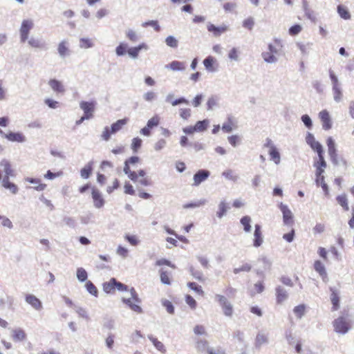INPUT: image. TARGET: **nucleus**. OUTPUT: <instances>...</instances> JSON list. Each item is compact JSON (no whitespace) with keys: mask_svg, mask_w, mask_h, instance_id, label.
Listing matches in <instances>:
<instances>
[{"mask_svg":"<svg viewBox=\"0 0 354 354\" xmlns=\"http://www.w3.org/2000/svg\"><path fill=\"white\" fill-rule=\"evenodd\" d=\"M328 73L332 84L333 100L335 102L339 103L342 101L343 97L342 84L333 70L329 69Z\"/></svg>","mask_w":354,"mask_h":354,"instance_id":"obj_1","label":"nucleus"},{"mask_svg":"<svg viewBox=\"0 0 354 354\" xmlns=\"http://www.w3.org/2000/svg\"><path fill=\"white\" fill-rule=\"evenodd\" d=\"M0 166L3 167V171H0V181L1 180V185L3 187L5 185L10 182V177H14L15 174L10 162L8 160H1L0 162Z\"/></svg>","mask_w":354,"mask_h":354,"instance_id":"obj_2","label":"nucleus"},{"mask_svg":"<svg viewBox=\"0 0 354 354\" xmlns=\"http://www.w3.org/2000/svg\"><path fill=\"white\" fill-rule=\"evenodd\" d=\"M215 300L218 301L222 308L223 314L227 317H232L233 314V306L224 295L216 294Z\"/></svg>","mask_w":354,"mask_h":354,"instance_id":"obj_3","label":"nucleus"},{"mask_svg":"<svg viewBox=\"0 0 354 354\" xmlns=\"http://www.w3.org/2000/svg\"><path fill=\"white\" fill-rule=\"evenodd\" d=\"M334 330L339 334L344 335L350 329L349 322L344 317H339L333 322Z\"/></svg>","mask_w":354,"mask_h":354,"instance_id":"obj_4","label":"nucleus"},{"mask_svg":"<svg viewBox=\"0 0 354 354\" xmlns=\"http://www.w3.org/2000/svg\"><path fill=\"white\" fill-rule=\"evenodd\" d=\"M34 24L31 19H24L22 21L19 28L20 41L26 42L28 39L30 31L32 29Z\"/></svg>","mask_w":354,"mask_h":354,"instance_id":"obj_5","label":"nucleus"},{"mask_svg":"<svg viewBox=\"0 0 354 354\" xmlns=\"http://www.w3.org/2000/svg\"><path fill=\"white\" fill-rule=\"evenodd\" d=\"M326 144L328 146V153L332 163L335 166L339 165L338 155L337 153L335 140L332 137H328L326 140Z\"/></svg>","mask_w":354,"mask_h":354,"instance_id":"obj_6","label":"nucleus"},{"mask_svg":"<svg viewBox=\"0 0 354 354\" xmlns=\"http://www.w3.org/2000/svg\"><path fill=\"white\" fill-rule=\"evenodd\" d=\"M324 155V154L317 156V158H315L314 160L313 167L316 169V177H319V176L323 175L327 166Z\"/></svg>","mask_w":354,"mask_h":354,"instance_id":"obj_7","label":"nucleus"},{"mask_svg":"<svg viewBox=\"0 0 354 354\" xmlns=\"http://www.w3.org/2000/svg\"><path fill=\"white\" fill-rule=\"evenodd\" d=\"M91 196L95 207L100 209L104 205L105 200L104 199L102 193L96 187H92Z\"/></svg>","mask_w":354,"mask_h":354,"instance_id":"obj_8","label":"nucleus"},{"mask_svg":"<svg viewBox=\"0 0 354 354\" xmlns=\"http://www.w3.org/2000/svg\"><path fill=\"white\" fill-rule=\"evenodd\" d=\"M57 53L60 58L65 59L71 54L69 48V42L67 39H63L57 45Z\"/></svg>","mask_w":354,"mask_h":354,"instance_id":"obj_9","label":"nucleus"},{"mask_svg":"<svg viewBox=\"0 0 354 354\" xmlns=\"http://www.w3.org/2000/svg\"><path fill=\"white\" fill-rule=\"evenodd\" d=\"M280 210L283 214V221L286 225H292L293 223V215L291 210L286 205L281 203L279 205Z\"/></svg>","mask_w":354,"mask_h":354,"instance_id":"obj_10","label":"nucleus"},{"mask_svg":"<svg viewBox=\"0 0 354 354\" xmlns=\"http://www.w3.org/2000/svg\"><path fill=\"white\" fill-rule=\"evenodd\" d=\"M95 105L96 102L95 101H82L80 103V107L84 111V115H87L89 119L93 116V113L95 111Z\"/></svg>","mask_w":354,"mask_h":354,"instance_id":"obj_11","label":"nucleus"},{"mask_svg":"<svg viewBox=\"0 0 354 354\" xmlns=\"http://www.w3.org/2000/svg\"><path fill=\"white\" fill-rule=\"evenodd\" d=\"M210 175V172L206 169L198 170L193 177V186H198L201 183L206 180Z\"/></svg>","mask_w":354,"mask_h":354,"instance_id":"obj_12","label":"nucleus"},{"mask_svg":"<svg viewBox=\"0 0 354 354\" xmlns=\"http://www.w3.org/2000/svg\"><path fill=\"white\" fill-rule=\"evenodd\" d=\"M149 49V46L145 43H141L137 46L130 47L128 48L127 53L133 59H136L138 57L139 53L142 50H147Z\"/></svg>","mask_w":354,"mask_h":354,"instance_id":"obj_13","label":"nucleus"},{"mask_svg":"<svg viewBox=\"0 0 354 354\" xmlns=\"http://www.w3.org/2000/svg\"><path fill=\"white\" fill-rule=\"evenodd\" d=\"M319 117L322 122V128L324 130H329L332 128V120L328 111L322 110L320 111Z\"/></svg>","mask_w":354,"mask_h":354,"instance_id":"obj_14","label":"nucleus"},{"mask_svg":"<svg viewBox=\"0 0 354 354\" xmlns=\"http://www.w3.org/2000/svg\"><path fill=\"white\" fill-rule=\"evenodd\" d=\"M4 137L10 142L23 143L26 141V137L21 132H9L3 134Z\"/></svg>","mask_w":354,"mask_h":354,"instance_id":"obj_15","label":"nucleus"},{"mask_svg":"<svg viewBox=\"0 0 354 354\" xmlns=\"http://www.w3.org/2000/svg\"><path fill=\"white\" fill-rule=\"evenodd\" d=\"M277 303L281 304L288 299V291L282 286H277L275 288Z\"/></svg>","mask_w":354,"mask_h":354,"instance_id":"obj_16","label":"nucleus"},{"mask_svg":"<svg viewBox=\"0 0 354 354\" xmlns=\"http://www.w3.org/2000/svg\"><path fill=\"white\" fill-rule=\"evenodd\" d=\"M25 300L36 310H40L42 309L43 306L41 301L35 295L31 294L26 295Z\"/></svg>","mask_w":354,"mask_h":354,"instance_id":"obj_17","label":"nucleus"},{"mask_svg":"<svg viewBox=\"0 0 354 354\" xmlns=\"http://www.w3.org/2000/svg\"><path fill=\"white\" fill-rule=\"evenodd\" d=\"M263 241V239L262 232L261 230V225L259 224H256L254 226L253 245L255 248H258L261 245Z\"/></svg>","mask_w":354,"mask_h":354,"instance_id":"obj_18","label":"nucleus"},{"mask_svg":"<svg viewBox=\"0 0 354 354\" xmlns=\"http://www.w3.org/2000/svg\"><path fill=\"white\" fill-rule=\"evenodd\" d=\"M207 30L212 32L214 37H219L221 34L224 33L227 30V26L222 25L221 26H215L212 24H207Z\"/></svg>","mask_w":354,"mask_h":354,"instance_id":"obj_19","label":"nucleus"},{"mask_svg":"<svg viewBox=\"0 0 354 354\" xmlns=\"http://www.w3.org/2000/svg\"><path fill=\"white\" fill-rule=\"evenodd\" d=\"M330 291L331 292L330 301L333 305L332 310L335 311L339 308L340 298L337 290L335 288L330 287Z\"/></svg>","mask_w":354,"mask_h":354,"instance_id":"obj_20","label":"nucleus"},{"mask_svg":"<svg viewBox=\"0 0 354 354\" xmlns=\"http://www.w3.org/2000/svg\"><path fill=\"white\" fill-rule=\"evenodd\" d=\"M296 46L301 51L302 56L306 57L309 55L313 44L312 42L304 43L301 41H297L296 42Z\"/></svg>","mask_w":354,"mask_h":354,"instance_id":"obj_21","label":"nucleus"},{"mask_svg":"<svg viewBox=\"0 0 354 354\" xmlns=\"http://www.w3.org/2000/svg\"><path fill=\"white\" fill-rule=\"evenodd\" d=\"M165 68L173 71H183L185 70V63L180 61H172L169 64L165 66Z\"/></svg>","mask_w":354,"mask_h":354,"instance_id":"obj_22","label":"nucleus"},{"mask_svg":"<svg viewBox=\"0 0 354 354\" xmlns=\"http://www.w3.org/2000/svg\"><path fill=\"white\" fill-rule=\"evenodd\" d=\"M12 337L15 342H22L26 339V334L25 331L20 328L12 329Z\"/></svg>","mask_w":354,"mask_h":354,"instance_id":"obj_23","label":"nucleus"},{"mask_svg":"<svg viewBox=\"0 0 354 354\" xmlns=\"http://www.w3.org/2000/svg\"><path fill=\"white\" fill-rule=\"evenodd\" d=\"M27 41H28V45L32 48H39V49L46 48V43L39 39L32 37Z\"/></svg>","mask_w":354,"mask_h":354,"instance_id":"obj_24","label":"nucleus"},{"mask_svg":"<svg viewBox=\"0 0 354 354\" xmlns=\"http://www.w3.org/2000/svg\"><path fill=\"white\" fill-rule=\"evenodd\" d=\"M219 100L220 97L216 95H212L209 97L206 103L207 110L212 111L214 108L218 106Z\"/></svg>","mask_w":354,"mask_h":354,"instance_id":"obj_25","label":"nucleus"},{"mask_svg":"<svg viewBox=\"0 0 354 354\" xmlns=\"http://www.w3.org/2000/svg\"><path fill=\"white\" fill-rule=\"evenodd\" d=\"M26 181L36 185V186L33 187V188L37 191H43L46 189V185L41 183V180L39 178H26Z\"/></svg>","mask_w":354,"mask_h":354,"instance_id":"obj_26","label":"nucleus"},{"mask_svg":"<svg viewBox=\"0 0 354 354\" xmlns=\"http://www.w3.org/2000/svg\"><path fill=\"white\" fill-rule=\"evenodd\" d=\"M196 348L198 352H208L211 348L208 346V342L205 339H197L196 342Z\"/></svg>","mask_w":354,"mask_h":354,"instance_id":"obj_27","label":"nucleus"},{"mask_svg":"<svg viewBox=\"0 0 354 354\" xmlns=\"http://www.w3.org/2000/svg\"><path fill=\"white\" fill-rule=\"evenodd\" d=\"M48 84L50 86V88L55 92L63 93L64 91V86L62 85L61 82L57 80H50L48 82Z\"/></svg>","mask_w":354,"mask_h":354,"instance_id":"obj_28","label":"nucleus"},{"mask_svg":"<svg viewBox=\"0 0 354 354\" xmlns=\"http://www.w3.org/2000/svg\"><path fill=\"white\" fill-rule=\"evenodd\" d=\"M132 300L133 299L131 298H128V299L122 298L123 303L127 304L130 308L131 310H132L133 311H134L137 313H142V308L138 304H133L132 302Z\"/></svg>","mask_w":354,"mask_h":354,"instance_id":"obj_29","label":"nucleus"},{"mask_svg":"<svg viewBox=\"0 0 354 354\" xmlns=\"http://www.w3.org/2000/svg\"><path fill=\"white\" fill-rule=\"evenodd\" d=\"M314 268L315 271H317L323 278L324 280L325 278H326L327 274L326 272L325 266L320 261H315L314 263Z\"/></svg>","mask_w":354,"mask_h":354,"instance_id":"obj_30","label":"nucleus"},{"mask_svg":"<svg viewBox=\"0 0 354 354\" xmlns=\"http://www.w3.org/2000/svg\"><path fill=\"white\" fill-rule=\"evenodd\" d=\"M268 342V336L263 333H259L257 335L255 339V346L257 348L261 347L263 344H267Z\"/></svg>","mask_w":354,"mask_h":354,"instance_id":"obj_31","label":"nucleus"},{"mask_svg":"<svg viewBox=\"0 0 354 354\" xmlns=\"http://www.w3.org/2000/svg\"><path fill=\"white\" fill-rule=\"evenodd\" d=\"M324 176L323 175L319 176V177H316L315 178V183L317 186H321L323 191L324 192V194L326 196H328L329 194V190H328V186L325 183Z\"/></svg>","mask_w":354,"mask_h":354,"instance_id":"obj_32","label":"nucleus"},{"mask_svg":"<svg viewBox=\"0 0 354 354\" xmlns=\"http://www.w3.org/2000/svg\"><path fill=\"white\" fill-rule=\"evenodd\" d=\"M337 11L340 17L345 20L350 19L351 17V15L348 9L342 5L337 6Z\"/></svg>","mask_w":354,"mask_h":354,"instance_id":"obj_33","label":"nucleus"},{"mask_svg":"<svg viewBox=\"0 0 354 354\" xmlns=\"http://www.w3.org/2000/svg\"><path fill=\"white\" fill-rule=\"evenodd\" d=\"M93 162H89L84 167H83L80 171L81 177L84 179H87L89 178L93 170Z\"/></svg>","mask_w":354,"mask_h":354,"instance_id":"obj_34","label":"nucleus"},{"mask_svg":"<svg viewBox=\"0 0 354 354\" xmlns=\"http://www.w3.org/2000/svg\"><path fill=\"white\" fill-rule=\"evenodd\" d=\"M148 338L152 342V344H153V346L158 351H159L163 353H165L166 352L165 347L161 342L158 341L156 338L153 337V335H148Z\"/></svg>","mask_w":354,"mask_h":354,"instance_id":"obj_35","label":"nucleus"},{"mask_svg":"<svg viewBox=\"0 0 354 354\" xmlns=\"http://www.w3.org/2000/svg\"><path fill=\"white\" fill-rule=\"evenodd\" d=\"M127 122V119H121L117 120L115 122L113 123L111 126V133H115L120 131L122 127L126 124Z\"/></svg>","mask_w":354,"mask_h":354,"instance_id":"obj_36","label":"nucleus"},{"mask_svg":"<svg viewBox=\"0 0 354 354\" xmlns=\"http://www.w3.org/2000/svg\"><path fill=\"white\" fill-rule=\"evenodd\" d=\"M222 176H223L225 179L236 182L239 178V176L234 173V171L230 169L225 170L222 173Z\"/></svg>","mask_w":354,"mask_h":354,"instance_id":"obj_37","label":"nucleus"},{"mask_svg":"<svg viewBox=\"0 0 354 354\" xmlns=\"http://www.w3.org/2000/svg\"><path fill=\"white\" fill-rule=\"evenodd\" d=\"M209 124V120L208 119H205L203 120L198 121L194 126L196 132H203L207 129Z\"/></svg>","mask_w":354,"mask_h":354,"instance_id":"obj_38","label":"nucleus"},{"mask_svg":"<svg viewBox=\"0 0 354 354\" xmlns=\"http://www.w3.org/2000/svg\"><path fill=\"white\" fill-rule=\"evenodd\" d=\"M129 45L125 42H120L115 48V54L118 57L124 56L128 50Z\"/></svg>","mask_w":354,"mask_h":354,"instance_id":"obj_39","label":"nucleus"},{"mask_svg":"<svg viewBox=\"0 0 354 354\" xmlns=\"http://www.w3.org/2000/svg\"><path fill=\"white\" fill-rule=\"evenodd\" d=\"M214 62L215 59L212 56H208L203 60L204 66L209 72L215 71V68L213 66Z\"/></svg>","mask_w":354,"mask_h":354,"instance_id":"obj_40","label":"nucleus"},{"mask_svg":"<svg viewBox=\"0 0 354 354\" xmlns=\"http://www.w3.org/2000/svg\"><path fill=\"white\" fill-rule=\"evenodd\" d=\"M258 262H261L263 264V270L258 269L257 270V274H262L264 270H270L272 263L271 261L266 257L262 259H259Z\"/></svg>","mask_w":354,"mask_h":354,"instance_id":"obj_41","label":"nucleus"},{"mask_svg":"<svg viewBox=\"0 0 354 354\" xmlns=\"http://www.w3.org/2000/svg\"><path fill=\"white\" fill-rule=\"evenodd\" d=\"M251 218L249 216H244L240 220V223L243 226V230L245 232H250L251 231Z\"/></svg>","mask_w":354,"mask_h":354,"instance_id":"obj_42","label":"nucleus"},{"mask_svg":"<svg viewBox=\"0 0 354 354\" xmlns=\"http://www.w3.org/2000/svg\"><path fill=\"white\" fill-rule=\"evenodd\" d=\"M207 203V200L205 198L200 199L195 202L188 203L183 205L184 209H189V208H196L199 207L202 205H204Z\"/></svg>","mask_w":354,"mask_h":354,"instance_id":"obj_43","label":"nucleus"},{"mask_svg":"<svg viewBox=\"0 0 354 354\" xmlns=\"http://www.w3.org/2000/svg\"><path fill=\"white\" fill-rule=\"evenodd\" d=\"M336 200L339 205H341L345 211L349 209L348 199L346 194L339 195L336 197Z\"/></svg>","mask_w":354,"mask_h":354,"instance_id":"obj_44","label":"nucleus"},{"mask_svg":"<svg viewBox=\"0 0 354 354\" xmlns=\"http://www.w3.org/2000/svg\"><path fill=\"white\" fill-rule=\"evenodd\" d=\"M261 57L263 59L264 62L268 64H274L277 62V57L274 55L268 53V52H263L261 53Z\"/></svg>","mask_w":354,"mask_h":354,"instance_id":"obj_45","label":"nucleus"},{"mask_svg":"<svg viewBox=\"0 0 354 354\" xmlns=\"http://www.w3.org/2000/svg\"><path fill=\"white\" fill-rule=\"evenodd\" d=\"M115 279L111 278L109 281L103 283V290L106 293H111L115 290Z\"/></svg>","mask_w":354,"mask_h":354,"instance_id":"obj_46","label":"nucleus"},{"mask_svg":"<svg viewBox=\"0 0 354 354\" xmlns=\"http://www.w3.org/2000/svg\"><path fill=\"white\" fill-rule=\"evenodd\" d=\"M77 279L80 282H84L87 280L88 274L83 268H78L76 272Z\"/></svg>","mask_w":354,"mask_h":354,"instance_id":"obj_47","label":"nucleus"},{"mask_svg":"<svg viewBox=\"0 0 354 354\" xmlns=\"http://www.w3.org/2000/svg\"><path fill=\"white\" fill-rule=\"evenodd\" d=\"M268 153L270 156V159L273 160L276 165H279L280 163L281 156L277 148H273L272 150H269Z\"/></svg>","mask_w":354,"mask_h":354,"instance_id":"obj_48","label":"nucleus"},{"mask_svg":"<svg viewBox=\"0 0 354 354\" xmlns=\"http://www.w3.org/2000/svg\"><path fill=\"white\" fill-rule=\"evenodd\" d=\"M228 209V207L227 206L226 203L224 201H221L218 205V210L216 212V216L221 218L223 216L225 215Z\"/></svg>","mask_w":354,"mask_h":354,"instance_id":"obj_49","label":"nucleus"},{"mask_svg":"<svg viewBox=\"0 0 354 354\" xmlns=\"http://www.w3.org/2000/svg\"><path fill=\"white\" fill-rule=\"evenodd\" d=\"M85 288L88 292L94 297H97L98 290L96 286L91 281H87L85 283Z\"/></svg>","mask_w":354,"mask_h":354,"instance_id":"obj_50","label":"nucleus"},{"mask_svg":"<svg viewBox=\"0 0 354 354\" xmlns=\"http://www.w3.org/2000/svg\"><path fill=\"white\" fill-rule=\"evenodd\" d=\"M306 306L304 304H299L293 308V313L298 319H301L305 315Z\"/></svg>","mask_w":354,"mask_h":354,"instance_id":"obj_51","label":"nucleus"},{"mask_svg":"<svg viewBox=\"0 0 354 354\" xmlns=\"http://www.w3.org/2000/svg\"><path fill=\"white\" fill-rule=\"evenodd\" d=\"M189 272L191 275L198 281H203V274L201 270H196L193 266L189 267Z\"/></svg>","mask_w":354,"mask_h":354,"instance_id":"obj_52","label":"nucleus"},{"mask_svg":"<svg viewBox=\"0 0 354 354\" xmlns=\"http://www.w3.org/2000/svg\"><path fill=\"white\" fill-rule=\"evenodd\" d=\"M309 146L314 151L317 152V156L324 154L323 147L319 142L316 140Z\"/></svg>","mask_w":354,"mask_h":354,"instance_id":"obj_53","label":"nucleus"},{"mask_svg":"<svg viewBox=\"0 0 354 354\" xmlns=\"http://www.w3.org/2000/svg\"><path fill=\"white\" fill-rule=\"evenodd\" d=\"M165 44L170 48H176L178 46V41L174 36L169 35L166 37Z\"/></svg>","mask_w":354,"mask_h":354,"instance_id":"obj_54","label":"nucleus"},{"mask_svg":"<svg viewBox=\"0 0 354 354\" xmlns=\"http://www.w3.org/2000/svg\"><path fill=\"white\" fill-rule=\"evenodd\" d=\"M160 281L162 283L166 285L171 284L169 274L167 271L164 270L163 269L160 270Z\"/></svg>","mask_w":354,"mask_h":354,"instance_id":"obj_55","label":"nucleus"},{"mask_svg":"<svg viewBox=\"0 0 354 354\" xmlns=\"http://www.w3.org/2000/svg\"><path fill=\"white\" fill-rule=\"evenodd\" d=\"M93 46V41L88 38L82 37L80 39V47L81 48H90Z\"/></svg>","mask_w":354,"mask_h":354,"instance_id":"obj_56","label":"nucleus"},{"mask_svg":"<svg viewBox=\"0 0 354 354\" xmlns=\"http://www.w3.org/2000/svg\"><path fill=\"white\" fill-rule=\"evenodd\" d=\"M142 27L151 26L152 28H153V29L156 32H159L160 30V26H159L158 21H156V20H150V21L143 22L142 24Z\"/></svg>","mask_w":354,"mask_h":354,"instance_id":"obj_57","label":"nucleus"},{"mask_svg":"<svg viewBox=\"0 0 354 354\" xmlns=\"http://www.w3.org/2000/svg\"><path fill=\"white\" fill-rule=\"evenodd\" d=\"M159 123L160 118L158 115H154L147 121V126L151 129L153 127H158Z\"/></svg>","mask_w":354,"mask_h":354,"instance_id":"obj_58","label":"nucleus"},{"mask_svg":"<svg viewBox=\"0 0 354 354\" xmlns=\"http://www.w3.org/2000/svg\"><path fill=\"white\" fill-rule=\"evenodd\" d=\"M126 37L133 42H136L138 40L139 37L138 34L132 29H129L126 32Z\"/></svg>","mask_w":354,"mask_h":354,"instance_id":"obj_59","label":"nucleus"},{"mask_svg":"<svg viewBox=\"0 0 354 354\" xmlns=\"http://www.w3.org/2000/svg\"><path fill=\"white\" fill-rule=\"evenodd\" d=\"M228 58L230 60L238 62L239 60V50L236 48H232L228 53Z\"/></svg>","mask_w":354,"mask_h":354,"instance_id":"obj_60","label":"nucleus"},{"mask_svg":"<svg viewBox=\"0 0 354 354\" xmlns=\"http://www.w3.org/2000/svg\"><path fill=\"white\" fill-rule=\"evenodd\" d=\"M142 140L139 138H134L131 142V149L134 152H137L142 145Z\"/></svg>","mask_w":354,"mask_h":354,"instance_id":"obj_61","label":"nucleus"},{"mask_svg":"<svg viewBox=\"0 0 354 354\" xmlns=\"http://www.w3.org/2000/svg\"><path fill=\"white\" fill-rule=\"evenodd\" d=\"M162 304L166 308L168 313H169V314L174 313V307L170 301L164 299L162 301Z\"/></svg>","mask_w":354,"mask_h":354,"instance_id":"obj_62","label":"nucleus"},{"mask_svg":"<svg viewBox=\"0 0 354 354\" xmlns=\"http://www.w3.org/2000/svg\"><path fill=\"white\" fill-rule=\"evenodd\" d=\"M3 187H4L6 189H8L12 194H17L19 191V188L17 185L12 182H9L6 185H5Z\"/></svg>","mask_w":354,"mask_h":354,"instance_id":"obj_63","label":"nucleus"},{"mask_svg":"<svg viewBox=\"0 0 354 354\" xmlns=\"http://www.w3.org/2000/svg\"><path fill=\"white\" fill-rule=\"evenodd\" d=\"M302 30V28L299 24H295L292 26H291L288 32L292 36L297 35Z\"/></svg>","mask_w":354,"mask_h":354,"instance_id":"obj_64","label":"nucleus"}]
</instances>
